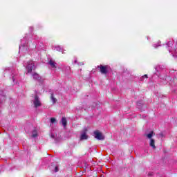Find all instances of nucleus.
<instances>
[{
    "label": "nucleus",
    "mask_w": 177,
    "mask_h": 177,
    "mask_svg": "<svg viewBox=\"0 0 177 177\" xmlns=\"http://www.w3.org/2000/svg\"><path fill=\"white\" fill-rule=\"evenodd\" d=\"M97 68H99L100 73H101V74L103 75H107V73H109V66L100 64L97 66Z\"/></svg>",
    "instance_id": "1"
},
{
    "label": "nucleus",
    "mask_w": 177,
    "mask_h": 177,
    "mask_svg": "<svg viewBox=\"0 0 177 177\" xmlns=\"http://www.w3.org/2000/svg\"><path fill=\"white\" fill-rule=\"evenodd\" d=\"M34 107L35 109H37V107H41L42 106V104L41 103V101L39 100V97L38 95H35V100L33 102Z\"/></svg>",
    "instance_id": "2"
},
{
    "label": "nucleus",
    "mask_w": 177,
    "mask_h": 177,
    "mask_svg": "<svg viewBox=\"0 0 177 177\" xmlns=\"http://www.w3.org/2000/svg\"><path fill=\"white\" fill-rule=\"evenodd\" d=\"M86 132H88V129L85 127L82 131V134L80 136V140H86V139H88V135H86Z\"/></svg>",
    "instance_id": "3"
},
{
    "label": "nucleus",
    "mask_w": 177,
    "mask_h": 177,
    "mask_svg": "<svg viewBox=\"0 0 177 177\" xmlns=\"http://www.w3.org/2000/svg\"><path fill=\"white\" fill-rule=\"evenodd\" d=\"M94 135L95 136V139H97V140H104V135L99 131H94Z\"/></svg>",
    "instance_id": "4"
},
{
    "label": "nucleus",
    "mask_w": 177,
    "mask_h": 177,
    "mask_svg": "<svg viewBox=\"0 0 177 177\" xmlns=\"http://www.w3.org/2000/svg\"><path fill=\"white\" fill-rule=\"evenodd\" d=\"M149 146L152 147V149H157V147H156V140H154V139L151 138Z\"/></svg>",
    "instance_id": "5"
},
{
    "label": "nucleus",
    "mask_w": 177,
    "mask_h": 177,
    "mask_svg": "<svg viewBox=\"0 0 177 177\" xmlns=\"http://www.w3.org/2000/svg\"><path fill=\"white\" fill-rule=\"evenodd\" d=\"M153 135H156V134L154 133V131H151L149 133L147 134L146 136L147 138H148V139L151 140Z\"/></svg>",
    "instance_id": "6"
},
{
    "label": "nucleus",
    "mask_w": 177,
    "mask_h": 177,
    "mask_svg": "<svg viewBox=\"0 0 177 177\" xmlns=\"http://www.w3.org/2000/svg\"><path fill=\"white\" fill-rule=\"evenodd\" d=\"M48 64H50V66L53 68H56V64L55 63V62L52 59H50L48 62Z\"/></svg>",
    "instance_id": "7"
},
{
    "label": "nucleus",
    "mask_w": 177,
    "mask_h": 177,
    "mask_svg": "<svg viewBox=\"0 0 177 177\" xmlns=\"http://www.w3.org/2000/svg\"><path fill=\"white\" fill-rule=\"evenodd\" d=\"M61 121H62V124L64 127L67 126V119H66V118H62Z\"/></svg>",
    "instance_id": "8"
},
{
    "label": "nucleus",
    "mask_w": 177,
    "mask_h": 177,
    "mask_svg": "<svg viewBox=\"0 0 177 177\" xmlns=\"http://www.w3.org/2000/svg\"><path fill=\"white\" fill-rule=\"evenodd\" d=\"M32 68H34V65H31L27 67L28 73H32Z\"/></svg>",
    "instance_id": "9"
},
{
    "label": "nucleus",
    "mask_w": 177,
    "mask_h": 177,
    "mask_svg": "<svg viewBox=\"0 0 177 177\" xmlns=\"http://www.w3.org/2000/svg\"><path fill=\"white\" fill-rule=\"evenodd\" d=\"M50 98H51L53 103H55L57 100H56V98H55V97L53 96V94H51Z\"/></svg>",
    "instance_id": "10"
},
{
    "label": "nucleus",
    "mask_w": 177,
    "mask_h": 177,
    "mask_svg": "<svg viewBox=\"0 0 177 177\" xmlns=\"http://www.w3.org/2000/svg\"><path fill=\"white\" fill-rule=\"evenodd\" d=\"M50 122L51 124H55V122H56V119L55 118H51Z\"/></svg>",
    "instance_id": "11"
},
{
    "label": "nucleus",
    "mask_w": 177,
    "mask_h": 177,
    "mask_svg": "<svg viewBox=\"0 0 177 177\" xmlns=\"http://www.w3.org/2000/svg\"><path fill=\"white\" fill-rule=\"evenodd\" d=\"M37 136H38V134H37V133H33L32 134V138H37Z\"/></svg>",
    "instance_id": "12"
},
{
    "label": "nucleus",
    "mask_w": 177,
    "mask_h": 177,
    "mask_svg": "<svg viewBox=\"0 0 177 177\" xmlns=\"http://www.w3.org/2000/svg\"><path fill=\"white\" fill-rule=\"evenodd\" d=\"M55 172H59V167H57V166L55 167Z\"/></svg>",
    "instance_id": "13"
},
{
    "label": "nucleus",
    "mask_w": 177,
    "mask_h": 177,
    "mask_svg": "<svg viewBox=\"0 0 177 177\" xmlns=\"http://www.w3.org/2000/svg\"><path fill=\"white\" fill-rule=\"evenodd\" d=\"M34 78H35L36 77H37L38 78H39V77L38 76V74L35 73L33 75Z\"/></svg>",
    "instance_id": "14"
},
{
    "label": "nucleus",
    "mask_w": 177,
    "mask_h": 177,
    "mask_svg": "<svg viewBox=\"0 0 177 177\" xmlns=\"http://www.w3.org/2000/svg\"><path fill=\"white\" fill-rule=\"evenodd\" d=\"M148 176H153V173H149Z\"/></svg>",
    "instance_id": "15"
},
{
    "label": "nucleus",
    "mask_w": 177,
    "mask_h": 177,
    "mask_svg": "<svg viewBox=\"0 0 177 177\" xmlns=\"http://www.w3.org/2000/svg\"><path fill=\"white\" fill-rule=\"evenodd\" d=\"M144 77H145V78H147V75H145Z\"/></svg>",
    "instance_id": "16"
},
{
    "label": "nucleus",
    "mask_w": 177,
    "mask_h": 177,
    "mask_svg": "<svg viewBox=\"0 0 177 177\" xmlns=\"http://www.w3.org/2000/svg\"><path fill=\"white\" fill-rule=\"evenodd\" d=\"M54 137V136H51V138H53Z\"/></svg>",
    "instance_id": "17"
}]
</instances>
